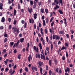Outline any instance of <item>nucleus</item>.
<instances>
[{
  "label": "nucleus",
  "instance_id": "15",
  "mask_svg": "<svg viewBox=\"0 0 75 75\" xmlns=\"http://www.w3.org/2000/svg\"><path fill=\"white\" fill-rule=\"evenodd\" d=\"M59 8V6L57 5H56L55 7V8H54V9L55 10H57L58 8Z\"/></svg>",
  "mask_w": 75,
  "mask_h": 75
},
{
  "label": "nucleus",
  "instance_id": "47",
  "mask_svg": "<svg viewBox=\"0 0 75 75\" xmlns=\"http://www.w3.org/2000/svg\"><path fill=\"white\" fill-rule=\"evenodd\" d=\"M21 23L22 24H24V23H25V21H24L23 20H22L21 21Z\"/></svg>",
  "mask_w": 75,
  "mask_h": 75
},
{
  "label": "nucleus",
  "instance_id": "12",
  "mask_svg": "<svg viewBox=\"0 0 75 75\" xmlns=\"http://www.w3.org/2000/svg\"><path fill=\"white\" fill-rule=\"evenodd\" d=\"M59 34H62V35H64V32L63 30L60 31L59 32Z\"/></svg>",
  "mask_w": 75,
  "mask_h": 75
},
{
  "label": "nucleus",
  "instance_id": "6",
  "mask_svg": "<svg viewBox=\"0 0 75 75\" xmlns=\"http://www.w3.org/2000/svg\"><path fill=\"white\" fill-rule=\"evenodd\" d=\"M28 61L29 62H30V59L32 60V57H31V54H30L29 55V57H28Z\"/></svg>",
  "mask_w": 75,
  "mask_h": 75
},
{
  "label": "nucleus",
  "instance_id": "48",
  "mask_svg": "<svg viewBox=\"0 0 75 75\" xmlns=\"http://www.w3.org/2000/svg\"><path fill=\"white\" fill-rule=\"evenodd\" d=\"M4 36L5 37H8V36L7 35V33H5V34H4Z\"/></svg>",
  "mask_w": 75,
  "mask_h": 75
},
{
  "label": "nucleus",
  "instance_id": "41",
  "mask_svg": "<svg viewBox=\"0 0 75 75\" xmlns=\"http://www.w3.org/2000/svg\"><path fill=\"white\" fill-rule=\"evenodd\" d=\"M7 38H5L4 40V42H6L7 41Z\"/></svg>",
  "mask_w": 75,
  "mask_h": 75
},
{
  "label": "nucleus",
  "instance_id": "42",
  "mask_svg": "<svg viewBox=\"0 0 75 75\" xmlns=\"http://www.w3.org/2000/svg\"><path fill=\"white\" fill-rule=\"evenodd\" d=\"M48 18H46V19H45L46 23H47V24L48 23Z\"/></svg>",
  "mask_w": 75,
  "mask_h": 75
},
{
  "label": "nucleus",
  "instance_id": "53",
  "mask_svg": "<svg viewBox=\"0 0 75 75\" xmlns=\"http://www.w3.org/2000/svg\"><path fill=\"white\" fill-rule=\"evenodd\" d=\"M62 59L63 60H65V56H63L62 57Z\"/></svg>",
  "mask_w": 75,
  "mask_h": 75
},
{
  "label": "nucleus",
  "instance_id": "19",
  "mask_svg": "<svg viewBox=\"0 0 75 75\" xmlns=\"http://www.w3.org/2000/svg\"><path fill=\"white\" fill-rule=\"evenodd\" d=\"M16 13H17V11H16V9H14L13 11V14L15 16H16Z\"/></svg>",
  "mask_w": 75,
  "mask_h": 75
},
{
  "label": "nucleus",
  "instance_id": "16",
  "mask_svg": "<svg viewBox=\"0 0 75 75\" xmlns=\"http://www.w3.org/2000/svg\"><path fill=\"white\" fill-rule=\"evenodd\" d=\"M58 12H59L61 14H63V12H62V11L61 10L59 9L58 11Z\"/></svg>",
  "mask_w": 75,
  "mask_h": 75
},
{
  "label": "nucleus",
  "instance_id": "36",
  "mask_svg": "<svg viewBox=\"0 0 75 75\" xmlns=\"http://www.w3.org/2000/svg\"><path fill=\"white\" fill-rule=\"evenodd\" d=\"M65 47L64 46H63L62 47L60 51V52L61 51H62V50H65Z\"/></svg>",
  "mask_w": 75,
  "mask_h": 75
},
{
  "label": "nucleus",
  "instance_id": "28",
  "mask_svg": "<svg viewBox=\"0 0 75 75\" xmlns=\"http://www.w3.org/2000/svg\"><path fill=\"white\" fill-rule=\"evenodd\" d=\"M51 48V50L52 51V49H53V45L52 44H51L50 46Z\"/></svg>",
  "mask_w": 75,
  "mask_h": 75
},
{
  "label": "nucleus",
  "instance_id": "33",
  "mask_svg": "<svg viewBox=\"0 0 75 75\" xmlns=\"http://www.w3.org/2000/svg\"><path fill=\"white\" fill-rule=\"evenodd\" d=\"M49 65L51 66V60L50 59L49 60Z\"/></svg>",
  "mask_w": 75,
  "mask_h": 75
},
{
  "label": "nucleus",
  "instance_id": "38",
  "mask_svg": "<svg viewBox=\"0 0 75 75\" xmlns=\"http://www.w3.org/2000/svg\"><path fill=\"white\" fill-rule=\"evenodd\" d=\"M49 74L50 75H52V71H51V70H50L49 72Z\"/></svg>",
  "mask_w": 75,
  "mask_h": 75
},
{
  "label": "nucleus",
  "instance_id": "31",
  "mask_svg": "<svg viewBox=\"0 0 75 75\" xmlns=\"http://www.w3.org/2000/svg\"><path fill=\"white\" fill-rule=\"evenodd\" d=\"M62 1H63V0H59V4H62Z\"/></svg>",
  "mask_w": 75,
  "mask_h": 75
},
{
  "label": "nucleus",
  "instance_id": "8",
  "mask_svg": "<svg viewBox=\"0 0 75 75\" xmlns=\"http://www.w3.org/2000/svg\"><path fill=\"white\" fill-rule=\"evenodd\" d=\"M33 49L35 51H36V52H38V47H37L36 49V46H34Z\"/></svg>",
  "mask_w": 75,
  "mask_h": 75
},
{
  "label": "nucleus",
  "instance_id": "43",
  "mask_svg": "<svg viewBox=\"0 0 75 75\" xmlns=\"http://www.w3.org/2000/svg\"><path fill=\"white\" fill-rule=\"evenodd\" d=\"M43 25H45V20H43Z\"/></svg>",
  "mask_w": 75,
  "mask_h": 75
},
{
  "label": "nucleus",
  "instance_id": "20",
  "mask_svg": "<svg viewBox=\"0 0 75 75\" xmlns=\"http://www.w3.org/2000/svg\"><path fill=\"white\" fill-rule=\"evenodd\" d=\"M67 61L68 64H71V61L69 60V58L67 59Z\"/></svg>",
  "mask_w": 75,
  "mask_h": 75
},
{
  "label": "nucleus",
  "instance_id": "58",
  "mask_svg": "<svg viewBox=\"0 0 75 75\" xmlns=\"http://www.w3.org/2000/svg\"><path fill=\"white\" fill-rule=\"evenodd\" d=\"M13 71V70L12 69H11L9 71V74H11V72Z\"/></svg>",
  "mask_w": 75,
  "mask_h": 75
},
{
  "label": "nucleus",
  "instance_id": "35",
  "mask_svg": "<svg viewBox=\"0 0 75 75\" xmlns=\"http://www.w3.org/2000/svg\"><path fill=\"white\" fill-rule=\"evenodd\" d=\"M45 34H47L48 33V30H47V29L46 28L45 30Z\"/></svg>",
  "mask_w": 75,
  "mask_h": 75
},
{
  "label": "nucleus",
  "instance_id": "24",
  "mask_svg": "<svg viewBox=\"0 0 75 75\" xmlns=\"http://www.w3.org/2000/svg\"><path fill=\"white\" fill-rule=\"evenodd\" d=\"M68 45H69V42L65 43V46L66 47H68Z\"/></svg>",
  "mask_w": 75,
  "mask_h": 75
},
{
  "label": "nucleus",
  "instance_id": "64",
  "mask_svg": "<svg viewBox=\"0 0 75 75\" xmlns=\"http://www.w3.org/2000/svg\"><path fill=\"white\" fill-rule=\"evenodd\" d=\"M8 21L9 22H11V18H8Z\"/></svg>",
  "mask_w": 75,
  "mask_h": 75
},
{
  "label": "nucleus",
  "instance_id": "7",
  "mask_svg": "<svg viewBox=\"0 0 75 75\" xmlns=\"http://www.w3.org/2000/svg\"><path fill=\"white\" fill-rule=\"evenodd\" d=\"M35 56L36 58H38H38H41L40 57V54L39 53H37L35 55Z\"/></svg>",
  "mask_w": 75,
  "mask_h": 75
},
{
  "label": "nucleus",
  "instance_id": "23",
  "mask_svg": "<svg viewBox=\"0 0 75 75\" xmlns=\"http://www.w3.org/2000/svg\"><path fill=\"white\" fill-rule=\"evenodd\" d=\"M59 39H60V37L58 36V35H57L56 36V40H59Z\"/></svg>",
  "mask_w": 75,
  "mask_h": 75
},
{
  "label": "nucleus",
  "instance_id": "18",
  "mask_svg": "<svg viewBox=\"0 0 75 75\" xmlns=\"http://www.w3.org/2000/svg\"><path fill=\"white\" fill-rule=\"evenodd\" d=\"M57 35H53V39L54 40V39H55L56 40V38H57Z\"/></svg>",
  "mask_w": 75,
  "mask_h": 75
},
{
  "label": "nucleus",
  "instance_id": "30",
  "mask_svg": "<svg viewBox=\"0 0 75 75\" xmlns=\"http://www.w3.org/2000/svg\"><path fill=\"white\" fill-rule=\"evenodd\" d=\"M25 70L26 72H27L28 71V68H27V67H26L25 68Z\"/></svg>",
  "mask_w": 75,
  "mask_h": 75
},
{
  "label": "nucleus",
  "instance_id": "14",
  "mask_svg": "<svg viewBox=\"0 0 75 75\" xmlns=\"http://www.w3.org/2000/svg\"><path fill=\"white\" fill-rule=\"evenodd\" d=\"M1 22H2V23H4V22H5V18H4V17L2 18L1 20Z\"/></svg>",
  "mask_w": 75,
  "mask_h": 75
},
{
  "label": "nucleus",
  "instance_id": "5",
  "mask_svg": "<svg viewBox=\"0 0 75 75\" xmlns=\"http://www.w3.org/2000/svg\"><path fill=\"white\" fill-rule=\"evenodd\" d=\"M33 16L34 19L35 20V19H36L37 18L38 15L37 13H35L33 14Z\"/></svg>",
  "mask_w": 75,
  "mask_h": 75
},
{
  "label": "nucleus",
  "instance_id": "21",
  "mask_svg": "<svg viewBox=\"0 0 75 75\" xmlns=\"http://www.w3.org/2000/svg\"><path fill=\"white\" fill-rule=\"evenodd\" d=\"M12 29H14L13 30V33H16L17 31V28H12Z\"/></svg>",
  "mask_w": 75,
  "mask_h": 75
},
{
  "label": "nucleus",
  "instance_id": "11",
  "mask_svg": "<svg viewBox=\"0 0 75 75\" xmlns=\"http://www.w3.org/2000/svg\"><path fill=\"white\" fill-rule=\"evenodd\" d=\"M40 55H41V59H43V58L44 60H45V55H43L42 54H41Z\"/></svg>",
  "mask_w": 75,
  "mask_h": 75
},
{
  "label": "nucleus",
  "instance_id": "54",
  "mask_svg": "<svg viewBox=\"0 0 75 75\" xmlns=\"http://www.w3.org/2000/svg\"><path fill=\"white\" fill-rule=\"evenodd\" d=\"M33 8H36V5L34 4L33 6Z\"/></svg>",
  "mask_w": 75,
  "mask_h": 75
},
{
  "label": "nucleus",
  "instance_id": "62",
  "mask_svg": "<svg viewBox=\"0 0 75 75\" xmlns=\"http://www.w3.org/2000/svg\"><path fill=\"white\" fill-rule=\"evenodd\" d=\"M46 40H47V42H48L49 39H48V38L47 36L46 37Z\"/></svg>",
  "mask_w": 75,
  "mask_h": 75
},
{
  "label": "nucleus",
  "instance_id": "17",
  "mask_svg": "<svg viewBox=\"0 0 75 75\" xmlns=\"http://www.w3.org/2000/svg\"><path fill=\"white\" fill-rule=\"evenodd\" d=\"M54 63L55 64H57L58 63V60L57 59L55 58L54 59Z\"/></svg>",
  "mask_w": 75,
  "mask_h": 75
},
{
  "label": "nucleus",
  "instance_id": "2",
  "mask_svg": "<svg viewBox=\"0 0 75 75\" xmlns=\"http://www.w3.org/2000/svg\"><path fill=\"white\" fill-rule=\"evenodd\" d=\"M29 21L30 23H32V24H34V20L33 18H32L31 19H30Z\"/></svg>",
  "mask_w": 75,
  "mask_h": 75
},
{
  "label": "nucleus",
  "instance_id": "46",
  "mask_svg": "<svg viewBox=\"0 0 75 75\" xmlns=\"http://www.w3.org/2000/svg\"><path fill=\"white\" fill-rule=\"evenodd\" d=\"M66 36L67 38H69V35L68 34H66Z\"/></svg>",
  "mask_w": 75,
  "mask_h": 75
},
{
  "label": "nucleus",
  "instance_id": "25",
  "mask_svg": "<svg viewBox=\"0 0 75 75\" xmlns=\"http://www.w3.org/2000/svg\"><path fill=\"white\" fill-rule=\"evenodd\" d=\"M24 40V38H23L20 39V42H23Z\"/></svg>",
  "mask_w": 75,
  "mask_h": 75
},
{
  "label": "nucleus",
  "instance_id": "32",
  "mask_svg": "<svg viewBox=\"0 0 75 75\" xmlns=\"http://www.w3.org/2000/svg\"><path fill=\"white\" fill-rule=\"evenodd\" d=\"M45 12H46V14H48V10L47 8H46L45 9Z\"/></svg>",
  "mask_w": 75,
  "mask_h": 75
},
{
  "label": "nucleus",
  "instance_id": "59",
  "mask_svg": "<svg viewBox=\"0 0 75 75\" xmlns=\"http://www.w3.org/2000/svg\"><path fill=\"white\" fill-rule=\"evenodd\" d=\"M8 28L9 30H11V25H10L9 26Z\"/></svg>",
  "mask_w": 75,
  "mask_h": 75
},
{
  "label": "nucleus",
  "instance_id": "37",
  "mask_svg": "<svg viewBox=\"0 0 75 75\" xmlns=\"http://www.w3.org/2000/svg\"><path fill=\"white\" fill-rule=\"evenodd\" d=\"M34 70H35V71H37L38 70V69H37V67H34Z\"/></svg>",
  "mask_w": 75,
  "mask_h": 75
},
{
  "label": "nucleus",
  "instance_id": "57",
  "mask_svg": "<svg viewBox=\"0 0 75 75\" xmlns=\"http://www.w3.org/2000/svg\"><path fill=\"white\" fill-rule=\"evenodd\" d=\"M7 56V54L6 53L4 56V58H6Z\"/></svg>",
  "mask_w": 75,
  "mask_h": 75
},
{
  "label": "nucleus",
  "instance_id": "45",
  "mask_svg": "<svg viewBox=\"0 0 75 75\" xmlns=\"http://www.w3.org/2000/svg\"><path fill=\"white\" fill-rule=\"evenodd\" d=\"M19 42H20V40H18L16 43V46H18V44H19Z\"/></svg>",
  "mask_w": 75,
  "mask_h": 75
},
{
  "label": "nucleus",
  "instance_id": "40",
  "mask_svg": "<svg viewBox=\"0 0 75 75\" xmlns=\"http://www.w3.org/2000/svg\"><path fill=\"white\" fill-rule=\"evenodd\" d=\"M9 70V69L8 68L6 67L5 69V72H7Z\"/></svg>",
  "mask_w": 75,
  "mask_h": 75
},
{
  "label": "nucleus",
  "instance_id": "51",
  "mask_svg": "<svg viewBox=\"0 0 75 75\" xmlns=\"http://www.w3.org/2000/svg\"><path fill=\"white\" fill-rule=\"evenodd\" d=\"M59 74H61L62 73V70L61 69H59Z\"/></svg>",
  "mask_w": 75,
  "mask_h": 75
},
{
  "label": "nucleus",
  "instance_id": "22",
  "mask_svg": "<svg viewBox=\"0 0 75 75\" xmlns=\"http://www.w3.org/2000/svg\"><path fill=\"white\" fill-rule=\"evenodd\" d=\"M34 3V2L33 1L30 0V4L31 6H33V3Z\"/></svg>",
  "mask_w": 75,
  "mask_h": 75
},
{
  "label": "nucleus",
  "instance_id": "55",
  "mask_svg": "<svg viewBox=\"0 0 75 75\" xmlns=\"http://www.w3.org/2000/svg\"><path fill=\"white\" fill-rule=\"evenodd\" d=\"M71 33L72 34H73L74 33V31L73 30H71Z\"/></svg>",
  "mask_w": 75,
  "mask_h": 75
},
{
  "label": "nucleus",
  "instance_id": "26",
  "mask_svg": "<svg viewBox=\"0 0 75 75\" xmlns=\"http://www.w3.org/2000/svg\"><path fill=\"white\" fill-rule=\"evenodd\" d=\"M27 22H25V24L24 25V28H26V27H27Z\"/></svg>",
  "mask_w": 75,
  "mask_h": 75
},
{
  "label": "nucleus",
  "instance_id": "39",
  "mask_svg": "<svg viewBox=\"0 0 75 75\" xmlns=\"http://www.w3.org/2000/svg\"><path fill=\"white\" fill-rule=\"evenodd\" d=\"M11 3V0H8V4H10Z\"/></svg>",
  "mask_w": 75,
  "mask_h": 75
},
{
  "label": "nucleus",
  "instance_id": "44",
  "mask_svg": "<svg viewBox=\"0 0 75 75\" xmlns=\"http://www.w3.org/2000/svg\"><path fill=\"white\" fill-rule=\"evenodd\" d=\"M41 4H42V2H38V4L39 5V6H40L41 5Z\"/></svg>",
  "mask_w": 75,
  "mask_h": 75
},
{
  "label": "nucleus",
  "instance_id": "1",
  "mask_svg": "<svg viewBox=\"0 0 75 75\" xmlns=\"http://www.w3.org/2000/svg\"><path fill=\"white\" fill-rule=\"evenodd\" d=\"M37 64L38 65V68H40L41 66L44 65V63L41 61H39L38 62Z\"/></svg>",
  "mask_w": 75,
  "mask_h": 75
},
{
  "label": "nucleus",
  "instance_id": "3",
  "mask_svg": "<svg viewBox=\"0 0 75 75\" xmlns=\"http://www.w3.org/2000/svg\"><path fill=\"white\" fill-rule=\"evenodd\" d=\"M65 72H68V73H69L70 71V69L68 67H67L66 68L65 70Z\"/></svg>",
  "mask_w": 75,
  "mask_h": 75
},
{
  "label": "nucleus",
  "instance_id": "10",
  "mask_svg": "<svg viewBox=\"0 0 75 75\" xmlns=\"http://www.w3.org/2000/svg\"><path fill=\"white\" fill-rule=\"evenodd\" d=\"M54 3L56 4H57V5L59 4V0H54Z\"/></svg>",
  "mask_w": 75,
  "mask_h": 75
},
{
  "label": "nucleus",
  "instance_id": "34",
  "mask_svg": "<svg viewBox=\"0 0 75 75\" xmlns=\"http://www.w3.org/2000/svg\"><path fill=\"white\" fill-rule=\"evenodd\" d=\"M18 10H20V8H21L20 5V4H18Z\"/></svg>",
  "mask_w": 75,
  "mask_h": 75
},
{
  "label": "nucleus",
  "instance_id": "29",
  "mask_svg": "<svg viewBox=\"0 0 75 75\" xmlns=\"http://www.w3.org/2000/svg\"><path fill=\"white\" fill-rule=\"evenodd\" d=\"M14 42H10V45H11V47H12L14 44Z\"/></svg>",
  "mask_w": 75,
  "mask_h": 75
},
{
  "label": "nucleus",
  "instance_id": "13",
  "mask_svg": "<svg viewBox=\"0 0 75 75\" xmlns=\"http://www.w3.org/2000/svg\"><path fill=\"white\" fill-rule=\"evenodd\" d=\"M38 46L40 47V51H41V50H42V47L41 44V43H39Z\"/></svg>",
  "mask_w": 75,
  "mask_h": 75
},
{
  "label": "nucleus",
  "instance_id": "52",
  "mask_svg": "<svg viewBox=\"0 0 75 75\" xmlns=\"http://www.w3.org/2000/svg\"><path fill=\"white\" fill-rule=\"evenodd\" d=\"M45 41L44 40H43V41L42 42V44H43V45H45Z\"/></svg>",
  "mask_w": 75,
  "mask_h": 75
},
{
  "label": "nucleus",
  "instance_id": "9",
  "mask_svg": "<svg viewBox=\"0 0 75 75\" xmlns=\"http://www.w3.org/2000/svg\"><path fill=\"white\" fill-rule=\"evenodd\" d=\"M63 20L64 21V23L65 25V26H67V19L64 18Z\"/></svg>",
  "mask_w": 75,
  "mask_h": 75
},
{
  "label": "nucleus",
  "instance_id": "63",
  "mask_svg": "<svg viewBox=\"0 0 75 75\" xmlns=\"http://www.w3.org/2000/svg\"><path fill=\"white\" fill-rule=\"evenodd\" d=\"M54 24V22H53L51 23V26L52 27Z\"/></svg>",
  "mask_w": 75,
  "mask_h": 75
},
{
  "label": "nucleus",
  "instance_id": "4",
  "mask_svg": "<svg viewBox=\"0 0 75 75\" xmlns=\"http://www.w3.org/2000/svg\"><path fill=\"white\" fill-rule=\"evenodd\" d=\"M28 10L30 13H31L33 12L32 8H30H30H29V7H28Z\"/></svg>",
  "mask_w": 75,
  "mask_h": 75
},
{
  "label": "nucleus",
  "instance_id": "56",
  "mask_svg": "<svg viewBox=\"0 0 75 75\" xmlns=\"http://www.w3.org/2000/svg\"><path fill=\"white\" fill-rule=\"evenodd\" d=\"M56 72H57L58 73V68L57 67L56 69Z\"/></svg>",
  "mask_w": 75,
  "mask_h": 75
},
{
  "label": "nucleus",
  "instance_id": "27",
  "mask_svg": "<svg viewBox=\"0 0 75 75\" xmlns=\"http://www.w3.org/2000/svg\"><path fill=\"white\" fill-rule=\"evenodd\" d=\"M40 11H41V13H44V8H41L40 9Z\"/></svg>",
  "mask_w": 75,
  "mask_h": 75
},
{
  "label": "nucleus",
  "instance_id": "50",
  "mask_svg": "<svg viewBox=\"0 0 75 75\" xmlns=\"http://www.w3.org/2000/svg\"><path fill=\"white\" fill-rule=\"evenodd\" d=\"M46 71L48 70V66L47 65L46 66Z\"/></svg>",
  "mask_w": 75,
  "mask_h": 75
},
{
  "label": "nucleus",
  "instance_id": "61",
  "mask_svg": "<svg viewBox=\"0 0 75 75\" xmlns=\"http://www.w3.org/2000/svg\"><path fill=\"white\" fill-rule=\"evenodd\" d=\"M39 27H41V23H39Z\"/></svg>",
  "mask_w": 75,
  "mask_h": 75
},
{
  "label": "nucleus",
  "instance_id": "60",
  "mask_svg": "<svg viewBox=\"0 0 75 75\" xmlns=\"http://www.w3.org/2000/svg\"><path fill=\"white\" fill-rule=\"evenodd\" d=\"M60 23H61V24H63L64 23V22L62 20H61L60 21Z\"/></svg>",
  "mask_w": 75,
  "mask_h": 75
},
{
  "label": "nucleus",
  "instance_id": "49",
  "mask_svg": "<svg viewBox=\"0 0 75 75\" xmlns=\"http://www.w3.org/2000/svg\"><path fill=\"white\" fill-rule=\"evenodd\" d=\"M17 23V21L15 20L14 21L13 24L14 25H16Z\"/></svg>",
  "mask_w": 75,
  "mask_h": 75
}]
</instances>
